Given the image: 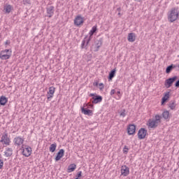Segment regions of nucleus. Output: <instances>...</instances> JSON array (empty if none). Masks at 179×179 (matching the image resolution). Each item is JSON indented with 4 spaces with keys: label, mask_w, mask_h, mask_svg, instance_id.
Here are the masks:
<instances>
[{
    "label": "nucleus",
    "mask_w": 179,
    "mask_h": 179,
    "mask_svg": "<svg viewBox=\"0 0 179 179\" xmlns=\"http://www.w3.org/2000/svg\"><path fill=\"white\" fill-rule=\"evenodd\" d=\"M176 65L174 64H171L169 66L166 67V73H170V72H171V71H173V69H174V68H176Z\"/></svg>",
    "instance_id": "nucleus-25"
},
{
    "label": "nucleus",
    "mask_w": 179,
    "mask_h": 179,
    "mask_svg": "<svg viewBox=\"0 0 179 179\" xmlns=\"http://www.w3.org/2000/svg\"><path fill=\"white\" fill-rule=\"evenodd\" d=\"M179 18L178 8H173L167 13V19L169 23H174Z\"/></svg>",
    "instance_id": "nucleus-1"
},
{
    "label": "nucleus",
    "mask_w": 179,
    "mask_h": 179,
    "mask_svg": "<svg viewBox=\"0 0 179 179\" xmlns=\"http://www.w3.org/2000/svg\"><path fill=\"white\" fill-rule=\"evenodd\" d=\"M95 85H96V86H97V85H99V83H96V84H95Z\"/></svg>",
    "instance_id": "nucleus-43"
},
{
    "label": "nucleus",
    "mask_w": 179,
    "mask_h": 179,
    "mask_svg": "<svg viewBox=\"0 0 179 179\" xmlns=\"http://www.w3.org/2000/svg\"><path fill=\"white\" fill-rule=\"evenodd\" d=\"M121 174L124 176V177H127L129 174V168L127 166V165L122 166L121 167Z\"/></svg>",
    "instance_id": "nucleus-11"
},
{
    "label": "nucleus",
    "mask_w": 179,
    "mask_h": 179,
    "mask_svg": "<svg viewBox=\"0 0 179 179\" xmlns=\"http://www.w3.org/2000/svg\"><path fill=\"white\" fill-rule=\"evenodd\" d=\"M47 13L48 15V17H52V15H54V6H50L46 8Z\"/></svg>",
    "instance_id": "nucleus-16"
},
{
    "label": "nucleus",
    "mask_w": 179,
    "mask_h": 179,
    "mask_svg": "<svg viewBox=\"0 0 179 179\" xmlns=\"http://www.w3.org/2000/svg\"><path fill=\"white\" fill-rule=\"evenodd\" d=\"M123 153H128V147L127 145L124 147Z\"/></svg>",
    "instance_id": "nucleus-34"
},
{
    "label": "nucleus",
    "mask_w": 179,
    "mask_h": 179,
    "mask_svg": "<svg viewBox=\"0 0 179 179\" xmlns=\"http://www.w3.org/2000/svg\"><path fill=\"white\" fill-rule=\"evenodd\" d=\"M102 44H103V41L101 39L99 41H96L94 45H93V47L94 48V51L95 52H97V51L100 50V48L101 47Z\"/></svg>",
    "instance_id": "nucleus-10"
},
{
    "label": "nucleus",
    "mask_w": 179,
    "mask_h": 179,
    "mask_svg": "<svg viewBox=\"0 0 179 179\" xmlns=\"http://www.w3.org/2000/svg\"><path fill=\"white\" fill-rule=\"evenodd\" d=\"M99 86L100 90H103V89H104V84H103L102 83H99Z\"/></svg>",
    "instance_id": "nucleus-33"
},
{
    "label": "nucleus",
    "mask_w": 179,
    "mask_h": 179,
    "mask_svg": "<svg viewBox=\"0 0 179 179\" xmlns=\"http://www.w3.org/2000/svg\"><path fill=\"white\" fill-rule=\"evenodd\" d=\"M86 43H87V36L85 38V39L82 41V43H81V48L83 49V48H86V47H87V45H86Z\"/></svg>",
    "instance_id": "nucleus-28"
},
{
    "label": "nucleus",
    "mask_w": 179,
    "mask_h": 179,
    "mask_svg": "<svg viewBox=\"0 0 179 179\" xmlns=\"http://www.w3.org/2000/svg\"><path fill=\"white\" fill-rule=\"evenodd\" d=\"M136 131V126L134 124H129L127 127L128 135H134Z\"/></svg>",
    "instance_id": "nucleus-9"
},
{
    "label": "nucleus",
    "mask_w": 179,
    "mask_h": 179,
    "mask_svg": "<svg viewBox=\"0 0 179 179\" xmlns=\"http://www.w3.org/2000/svg\"><path fill=\"white\" fill-rule=\"evenodd\" d=\"M178 79V77L177 76H175L172 78H168L165 80V87L166 89H169V87H171L173 86V83L176 82Z\"/></svg>",
    "instance_id": "nucleus-4"
},
{
    "label": "nucleus",
    "mask_w": 179,
    "mask_h": 179,
    "mask_svg": "<svg viewBox=\"0 0 179 179\" xmlns=\"http://www.w3.org/2000/svg\"><path fill=\"white\" fill-rule=\"evenodd\" d=\"M117 12H121V8H118L117 9Z\"/></svg>",
    "instance_id": "nucleus-40"
},
{
    "label": "nucleus",
    "mask_w": 179,
    "mask_h": 179,
    "mask_svg": "<svg viewBox=\"0 0 179 179\" xmlns=\"http://www.w3.org/2000/svg\"><path fill=\"white\" fill-rule=\"evenodd\" d=\"M76 169V164H71L68 166L67 171L68 173H72V171H75Z\"/></svg>",
    "instance_id": "nucleus-22"
},
{
    "label": "nucleus",
    "mask_w": 179,
    "mask_h": 179,
    "mask_svg": "<svg viewBox=\"0 0 179 179\" xmlns=\"http://www.w3.org/2000/svg\"><path fill=\"white\" fill-rule=\"evenodd\" d=\"M1 143L9 146L10 145V138L8 137V133H4L0 140Z\"/></svg>",
    "instance_id": "nucleus-6"
},
{
    "label": "nucleus",
    "mask_w": 179,
    "mask_h": 179,
    "mask_svg": "<svg viewBox=\"0 0 179 179\" xmlns=\"http://www.w3.org/2000/svg\"><path fill=\"white\" fill-rule=\"evenodd\" d=\"M9 44H10V41L7 40L5 43H4V45H9Z\"/></svg>",
    "instance_id": "nucleus-36"
},
{
    "label": "nucleus",
    "mask_w": 179,
    "mask_h": 179,
    "mask_svg": "<svg viewBox=\"0 0 179 179\" xmlns=\"http://www.w3.org/2000/svg\"><path fill=\"white\" fill-rule=\"evenodd\" d=\"M76 179H79L78 178H76Z\"/></svg>",
    "instance_id": "nucleus-45"
},
{
    "label": "nucleus",
    "mask_w": 179,
    "mask_h": 179,
    "mask_svg": "<svg viewBox=\"0 0 179 179\" xmlns=\"http://www.w3.org/2000/svg\"><path fill=\"white\" fill-rule=\"evenodd\" d=\"M175 87H179V79L176 82Z\"/></svg>",
    "instance_id": "nucleus-37"
},
{
    "label": "nucleus",
    "mask_w": 179,
    "mask_h": 179,
    "mask_svg": "<svg viewBox=\"0 0 179 179\" xmlns=\"http://www.w3.org/2000/svg\"><path fill=\"white\" fill-rule=\"evenodd\" d=\"M97 31V26H94L92 29L90 31V37L87 40L86 45H89V43H90V40H92L93 37V34H94Z\"/></svg>",
    "instance_id": "nucleus-8"
},
{
    "label": "nucleus",
    "mask_w": 179,
    "mask_h": 179,
    "mask_svg": "<svg viewBox=\"0 0 179 179\" xmlns=\"http://www.w3.org/2000/svg\"><path fill=\"white\" fill-rule=\"evenodd\" d=\"M89 96L90 97H92L93 104H97L98 103H101V101H103V97L100 95H96V94H90Z\"/></svg>",
    "instance_id": "nucleus-5"
},
{
    "label": "nucleus",
    "mask_w": 179,
    "mask_h": 179,
    "mask_svg": "<svg viewBox=\"0 0 179 179\" xmlns=\"http://www.w3.org/2000/svg\"><path fill=\"white\" fill-rule=\"evenodd\" d=\"M77 177H78V178L82 177V171H79V172L78 173Z\"/></svg>",
    "instance_id": "nucleus-38"
},
{
    "label": "nucleus",
    "mask_w": 179,
    "mask_h": 179,
    "mask_svg": "<svg viewBox=\"0 0 179 179\" xmlns=\"http://www.w3.org/2000/svg\"><path fill=\"white\" fill-rule=\"evenodd\" d=\"M120 117H122L123 118H124V117H125V115H127L125 109H123L120 112Z\"/></svg>",
    "instance_id": "nucleus-31"
},
{
    "label": "nucleus",
    "mask_w": 179,
    "mask_h": 179,
    "mask_svg": "<svg viewBox=\"0 0 179 179\" xmlns=\"http://www.w3.org/2000/svg\"><path fill=\"white\" fill-rule=\"evenodd\" d=\"M118 15H119V16H121V13L119 12V13H118Z\"/></svg>",
    "instance_id": "nucleus-41"
},
{
    "label": "nucleus",
    "mask_w": 179,
    "mask_h": 179,
    "mask_svg": "<svg viewBox=\"0 0 179 179\" xmlns=\"http://www.w3.org/2000/svg\"><path fill=\"white\" fill-rule=\"evenodd\" d=\"M81 113L85 114V115H93V111L92 110H89L85 108H81Z\"/></svg>",
    "instance_id": "nucleus-19"
},
{
    "label": "nucleus",
    "mask_w": 179,
    "mask_h": 179,
    "mask_svg": "<svg viewBox=\"0 0 179 179\" xmlns=\"http://www.w3.org/2000/svg\"><path fill=\"white\" fill-rule=\"evenodd\" d=\"M54 93H55V87H50L47 95L48 100H50V99H52V97H54Z\"/></svg>",
    "instance_id": "nucleus-13"
},
{
    "label": "nucleus",
    "mask_w": 179,
    "mask_h": 179,
    "mask_svg": "<svg viewBox=\"0 0 179 179\" xmlns=\"http://www.w3.org/2000/svg\"><path fill=\"white\" fill-rule=\"evenodd\" d=\"M12 155H13V149L10 148H6L4 152V156H6V157H10Z\"/></svg>",
    "instance_id": "nucleus-18"
},
{
    "label": "nucleus",
    "mask_w": 179,
    "mask_h": 179,
    "mask_svg": "<svg viewBox=\"0 0 179 179\" xmlns=\"http://www.w3.org/2000/svg\"><path fill=\"white\" fill-rule=\"evenodd\" d=\"M178 57H179V55H178Z\"/></svg>",
    "instance_id": "nucleus-46"
},
{
    "label": "nucleus",
    "mask_w": 179,
    "mask_h": 179,
    "mask_svg": "<svg viewBox=\"0 0 179 179\" xmlns=\"http://www.w3.org/2000/svg\"><path fill=\"white\" fill-rule=\"evenodd\" d=\"M6 103H8V98L4 96H1L0 97V106H5Z\"/></svg>",
    "instance_id": "nucleus-21"
},
{
    "label": "nucleus",
    "mask_w": 179,
    "mask_h": 179,
    "mask_svg": "<svg viewBox=\"0 0 179 179\" xmlns=\"http://www.w3.org/2000/svg\"><path fill=\"white\" fill-rule=\"evenodd\" d=\"M169 107L171 110H174L176 108V101H171Z\"/></svg>",
    "instance_id": "nucleus-30"
},
{
    "label": "nucleus",
    "mask_w": 179,
    "mask_h": 179,
    "mask_svg": "<svg viewBox=\"0 0 179 179\" xmlns=\"http://www.w3.org/2000/svg\"><path fill=\"white\" fill-rule=\"evenodd\" d=\"M4 10L6 11V13H10V11L12 10V6L8 5L4 7Z\"/></svg>",
    "instance_id": "nucleus-29"
},
{
    "label": "nucleus",
    "mask_w": 179,
    "mask_h": 179,
    "mask_svg": "<svg viewBox=\"0 0 179 179\" xmlns=\"http://www.w3.org/2000/svg\"><path fill=\"white\" fill-rule=\"evenodd\" d=\"M115 76V69H113L109 73V76H108L109 80H113V78H114Z\"/></svg>",
    "instance_id": "nucleus-26"
},
{
    "label": "nucleus",
    "mask_w": 179,
    "mask_h": 179,
    "mask_svg": "<svg viewBox=\"0 0 179 179\" xmlns=\"http://www.w3.org/2000/svg\"><path fill=\"white\" fill-rule=\"evenodd\" d=\"M22 155H23V156H25V157H29V156H30V155H31V148L28 147V148L23 149Z\"/></svg>",
    "instance_id": "nucleus-15"
},
{
    "label": "nucleus",
    "mask_w": 179,
    "mask_h": 179,
    "mask_svg": "<svg viewBox=\"0 0 179 179\" xmlns=\"http://www.w3.org/2000/svg\"><path fill=\"white\" fill-rule=\"evenodd\" d=\"M113 94H115V90H112L110 91V96H113Z\"/></svg>",
    "instance_id": "nucleus-39"
},
{
    "label": "nucleus",
    "mask_w": 179,
    "mask_h": 179,
    "mask_svg": "<svg viewBox=\"0 0 179 179\" xmlns=\"http://www.w3.org/2000/svg\"><path fill=\"white\" fill-rule=\"evenodd\" d=\"M170 117V112L169 110H165L162 113V117H164V120H169Z\"/></svg>",
    "instance_id": "nucleus-24"
},
{
    "label": "nucleus",
    "mask_w": 179,
    "mask_h": 179,
    "mask_svg": "<svg viewBox=\"0 0 179 179\" xmlns=\"http://www.w3.org/2000/svg\"><path fill=\"white\" fill-rule=\"evenodd\" d=\"M64 153H65V150L64 149H61L57 154V156L55 157L56 162H58L61 160L62 157H64Z\"/></svg>",
    "instance_id": "nucleus-17"
},
{
    "label": "nucleus",
    "mask_w": 179,
    "mask_h": 179,
    "mask_svg": "<svg viewBox=\"0 0 179 179\" xmlns=\"http://www.w3.org/2000/svg\"><path fill=\"white\" fill-rule=\"evenodd\" d=\"M169 98H170V92H167L166 93H165V95L162 99V104L166 102Z\"/></svg>",
    "instance_id": "nucleus-20"
},
{
    "label": "nucleus",
    "mask_w": 179,
    "mask_h": 179,
    "mask_svg": "<svg viewBox=\"0 0 179 179\" xmlns=\"http://www.w3.org/2000/svg\"><path fill=\"white\" fill-rule=\"evenodd\" d=\"M121 92L120 91L117 92V94H120Z\"/></svg>",
    "instance_id": "nucleus-42"
},
{
    "label": "nucleus",
    "mask_w": 179,
    "mask_h": 179,
    "mask_svg": "<svg viewBox=\"0 0 179 179\" xmlns=\"http://www.w3.org/2000/svg\"><path fill=\"white\" fill-rule=\"evenodd\" d=\"M23 142H24V140L22 138V137L18 136L14 138L15 145H17V146H20L23 145Z\"/></svg>",
    "instance_id": "nucleus-14"
},
{
    "label": "nucleus",
    "mask_w": 179,
    "mask_h": 179,
    "mask_svg": "<svg viewBox=\"0 0 179 179\" xmlns=\"http://www.w3.org/2000/svg\"><path fill=\"white\" fill-rule=\"evenodd\" d=\"M92 107H93V105H91Z\"/></svg>",
    "instance_id": "nucleus-44"
},
{
    "label": "nucleus",
    "mask_w": 179,
    "mask_h": 179,
    "mask_svg": "<svg viewBox=\"0 0 179 179\" xmlns=\"http://www.w3.org/2000/svg\"><path fill=\"white\" fill-rule=\"evenodd\" d=\"M22 5H30V0H22Z\"/></svg>",
    "instance_id": "nucleus-32"
},
{
    "label": "nucleus",
    "mask_w": 179,
    "mask_h": 179,
    "mask_svg": "<svg viewBox=\"0 0 179 179\" xmlns=\"http://www.w3.org/2000/svg\"><path fill=\"white\" fill-rule=\"evenodd\" d=\"M3 167V161L2 159H0V169Z\"/></svg>",
    "instance_id": "nucleus-35"
},
{
    "label": "nucleus",
    "mask_w": 179,
    "mask_h": 179,
    "mask_svg": "<svg viewBox=\"0 0 179 179\" xmlns=\"http://www.w3.org/2000/svg\"><path fill=\"white\" fill-rule=\"evenodd\" d=\"M162 122V115H156L155 119H150L148 122V128L155 129L159 127V124Z\"/></svg>",
    "instance_id": "nucleus-2"
},
{
    "label": "nucleus",
    "mask_w": 179,
    "mask_h": 179,
    "mask_svg": "<svg viewBox=\"0 0 179 179\" xmlns=\"http://www.w3.org/2000/svg\"><path fill=\"white\" fill-rule=\"evenodd\" d=\"M55 149H57V143H55L50 145V146L49 148L50 152H52V153H54V152H55Z\"/></svg>",
    "instance_id": "nucleus-27"
},
{
    "label": "nucleus",
    "mask_w": 179,
    "mask_h": 179,
    "mask_svg": "<svg viewBox=\"0 0 179 179\" xmlns=\"http://www.w3.org/2000/svg\"><path fill=\"white\" fill-rule=\"evenodd\" d=\"M146 135H148V130H146L145 128H141L138 130V139H145V138H146Z\"/></svg>",
    "instance_id": "nucleus-7"
},
{
    "label": "nucleus",
    "mask_w": 179,
    "mask_h": 179,
    "mask_svg": "<svg viewBox=\"0 0 179 179\" xmlns=\"http://www.w3.org/2000/svg\"><path fill=\"white\" fill-rule=\"evenodd\" d=\"M135 34L134 33H130L128 35V41H129V43H134V41H135Z\"/></svg>",
    "instance_id": "nucleus-23"
},
{
    "label": "nucleus",
    "mask_w": 179,
    "mask_h": 179,
    "mask_svg": "<svg viewBox=\"0 0 179 179\" xmlns=\"http://www.w3.org/2000/svg\"><path fill=\"white\" fill-rule=\"evenodd\" d=\"M10 57H12V49H5L0 52V59H9Z\"/></svg>",
    "instance_id": "nucleus-3"
},
{
    "label": "nucleus",
    "mask_w": 179,
    "mask_h": 179,
    "mask_svg": "<svg viewBox=\"0 0 179 179\" xmlns=\"http://www.w3.org/2000/svg\"><path fill=\"white\" fill-rule=\"evenodd\" d=\"M83 17L80 15H78L74 20L75 26H80L83 23H84Z\"/></svg>",
    "instance_id": "nucleus-12"
}]
</instances>
